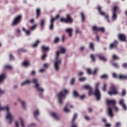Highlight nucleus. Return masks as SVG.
<instances>
[{"instance_id": "nucleus-21", "label": "nucleus", "mask_w": 127, "mask_h": 127, "mask_svg": "<svg viewBox=\"0 0 127 127\" xmlns=\"http://www.w3.org/2000/svg\"><path fill=\"white\" fill-rule=\"evenodd\" d=\"M6 76L4 74H2L0 75V84L4 81V79H5Z\"/></svg>"}, {"instance_id": "nucleus-29", "label": "nucleus", "mask_w": 127, "mask_h": 127, "mask_svg": "<svg viewBox=\"0 0 127 127\" xmlns=\"http://www.w3.org/2000/svg\"><path fill=\"white\" fill-rule=\"evenodd\" d=\"M83 87L85 90H89L92 88V87H91V86L89 85H85L83 86Z\"/></svg>"}, {"instance_id": "nucleus-31", "label": "nucleus", "mask_w": 127, "mask_h": 127, "mask_svg": "<svg viewBox=\"0 0 127 127\" xmlns=\"http://www.w3.org/2000/svg\"><path fill=\"white\" fill-rule=\"evenodd\" d=\"M39 43H40V41H39V40L37 41L35 43L33 44L32 47H37Z\"/></svg>"}, {"instance_id": "nucleus-57", "label": "nucleus", "mask_w": 127, "mask_h": 127, "mask_svg": "<svg viewBox=\"0 0 127 127\" xmlns=\"http://www.w3.org/2000/svg\"><path fill=\"white\" fill-rule=\"evenodd\" d=\"M21 105L24 109H25V102L24 101L21 102Z\"/></svg>"}, {"instance_id": "nucleus-37", "label": "nucleus", "mask_w": 127, "mask_h": 127, "mask_svg": "<svg viewBox=\"0 0 127 127\" xmlns=\"http://www.w3.org/2000/svg\"><path fill=\"white\" fill-rule=\"evenodd\" d=\"M45 24V20H44V19H42V20H41L40 25L41 27H44Z\"/></svg>"}, {"instance_id": "nucleus-44", "label": "nucleus", "mask_w": 127, "mask_h": 127, "mask_svg": "<svg viewBox=\"0 0 127 127\" xmlns=\"http://www.w3.org/2000/svg\"><path fill=\"white\" fill-rule=\"evenodd\" d=\"M86 72L88 74L90 75V74H92L93 71H92V70H91L90 68H87L86 69Z\"/></svg>"}, {"instance_id": "nucleus-47", "label": "nucleus", "mask_w": 127, "mask_h": 127, "mask_svg": "<svg viewBox=\"0 0 127 127\" xmlns=\"http://www.w3.org/2000/svg\"><path fill=\"white\" fill-rule=\"evenodd\" d=\"M23 66H25V67H26V66H28V65H29V63L28 62H24L23 63Z\"/></svg>"}, {"instance_id": "nucleus-60", "label": "nucleus", "mask_w": 127, "mask_h": 127, "mask_svg": "<svg viewBox=\"0 0 127 127\" xmlns=\"http://www.w3.org/2000/svg\"><path fill=\"white\" fill-rule=\"evenodd\" d=\"M112 76L113 78H118V75L116 73H113Z\"/></svg>"}, {"instance_id": "nucleus-25", "label": "nucleus", "mask_w": 127, "mask_h": 127, "mask_svg": "<svg viewBox=\"0 0 127 127\" xmlns=\"http://www.w3.org/2000/svg\"><path fill=\"white\" fill-rule=\"evenodd\" d=\"M98 10L99 11V13H100V14H101V15H105V12H103V11H102V7L101 6H98Z\"/></svg>"}, {"instance_id": "nucleus-11", "label": "nucleus", "mask_w": 127, "mask_h": 127, "mask_svg": "<svg viewBox=\"0 0 127 127\" xmlns=\"http://www.w3.org/2000/svg\"><path fill=\"white\" fill-rule=\"evenodd\" d=\"M94 95L96 98L97 101H100L101 100V91L100 90H95L94 92Z\"/></svg>"}, {"instance_id": "nucleus-62", "label": "nucleus", "mask_w": 127, "mask_h": 127, "mask_svg": "<svg viewBox=\"0 0 127 127\" xmlns=\"http://www.w3.org/2000/svg\"><path fill=\"white\" fill-rule=\"evenodd\" d=\"M122 67H123V68H127V63L123 64V65H122Z\"/></svg>"}, {"instance_id": "nucleus-56", "label": "nucleus", "mask_w": 127, "mask_h": 127, "mask_svg": "<svg viewBox=\"0 0 127 127\" xmlns=\"http://www.w3.org/2000/svg\"><path fill=\"white\" fill-rule=\"evenodd\" d=\"M75 83V78H72L70 81V84L71 85H74V83Z\"/></svg>"}, {"instance_id": "nucleus-52", "label": "nucleus", "mask_w": 127, "mask_h": 127, "mask_svg": "<svg viewBox=\"0 0 127 127\" xmlns=\"http://www.w3.org/2000/svg\"><path fill=\"white\" fill-rule=\"evenodd\" d=\"M35 28H36V25H34L32 27H30V29H31V30H35Z\"/></svg>"}, {"instance_id": "nucleus-8", "label": "nucleus", "mask_w": 127, "mask_h": 127, "mask_svg": "<svg viewBox=\"0 0 127 127\" xmlns=\"http://www.w3.org/2000/svg\"><path fill=\"white\" fill-rule=\"evenodd\" d=\"M32 82L35 84V87L37 88L38 92H40L41 93H43V92H44V89H43V88H40V84L38 83V80L37 79L34 78Z\"/></svg>"}, {"instance_id": "nucleus-19", "label": "nucleus", "mask_w": 127, "mask_h": 127, "mask_svg": "<svg viewBox=\"0 0 127 127\" xmlns=\"http://www.w3.org/2000/svg\"><path fill=\"white\" fill-rule=\"evenodd\" d=\"M98 57L100 60H102V61H104V62H106V61H107L106 58L102 55H98Z\"/></svg>"}, {"instance_id": "nucleus-38", "label": "nucleus", "mask_w": 127, "mask_h": 127, "mask_svg": "<svg viewBox=\"0 0 127 127\" xmlns=\"http://www.w3.org/2000/svg\"><path fill=\"white\" fill-rule=\"evenodd\" d=\"M100 85H101V83H100V82H97L95 84V90H100L99 89V86H100Z\"/></svg>"}, {"instance_id": "nucleus-4", "label": "nucleus", "mask_w": 127, "mask_h": 127, "mask_svg": "<svg viewBox=\"0 0 127 127\" xmlns=\"http://www.w3.org/2000/svg\"><path fill=\"white\" fill-rule=\"evenodd\" d=\"M60 52H57L56 54V59L57 60L54 64V67L55 69L57 71H58L59 70V65L61 64V60H58V57H59V55H60Z\"/></svg>"}, {"instance_id": "nucleus-17", "label": "nucleus", "mask_w": 127, "mask_h": 127, "mask_svg": "<svg viewBox=\"0 0 127 127\" xmlns=\"http://www.w3.org/2000/svg\"><path fill=\"white\" fill-rule=\"evenodd\" d=\"M51 116L53 117V118H54L55 120H57V121H59L60 120V118H59V116H58V114L56 113H51Z\"/></svg>"}, {"instance_id": "nucleus-16", "label": "nucleus", "mask_w": 127, "mask_h": 127, "mask_svg": "<svg viewBox=\"0 0 127 127\" xmlns=\"http://www.w3.org/2000/svg\"><path fill=\"white\" fill-rule=\"evenodd\" d=\"M36 18H38L40 15L41 14V9L40 8H37L36 10Z\"/></svg>"}, {"instance_id": "nucleus-14", "label": "nucleus", "mask_w": 127, "mask_h": 127, "mask_svg": "<svg viewBox=\"0 0 127 127\" xmlns=\"http://www.w3.org/2000/svg\"><path fill=\"white\" fill-rule=\"evenodd\" d=\"M119 104L121 106H122L124 110H127V106H126V104H125V101L124 100V99H120L119 101Z\"/></svg>"}, {"instance_id": "nucleus-53", "label": "nucleus", "mask_w": 127, "mask_h": 127, "mask_svg": "<svg viewBox=\"0 0 127 127\" xmlns=\"http://www.w3.org/2000/svg\"><path fill=\"white\" fill-rule=\"evenodd\" d=\"M113 66H114V67H115L116 68H119V64L118 63H113L112 64Z\"/></svg>"}, {"instance_id": "nucleus-46", "label": "nucleus", "mask_w": 127, "mask_h": 127, "mask_svg": "<svg viewBox=\"0 0 127 127\" xmlns=\"http://www.w3.org/2000/svg\"><path fill=\"white\" fill-rule=\"evenodd\" d=\"M84 81H86V77H81L79 79V82H84Z\"/></svg>"}, {"instance_id": "nucleus-24", "label": "nucleus", "mask_w": 127, "mask_h": 127, "mask_svg": "<svg viewBox=\"0 0 127 127\" xmlns=\"http://www.w3.org/2000/svg\"><path fill=\"white\" fill-rule=\"evenodd\" d=\"M22 30L27 35H30V30H26V29L24 27H22Z\"/></svg>"}, {"instance_id": "nucleus-7", "label": "nucleus", "mask_w": 127, "mask_h": 127, "mask_svg": "<svg viewBox=\"0 0 127 127\" xmlns=\"http://www.w3.org/2000/svg\"><path fill=\"white\" fill-rule=\"evenodd\" d=\"M60 22H65V23H73V19L71 18V15H70V14H67L66 15V18H61Z\"/></svg>"}, {"instance_id": "nucleus-13", "label": "nucleus", "mask_w": 127, "mask_h": 127, "mask_svg": "<svg viewBox=\"0 0 127 127\" xmlns=\"http://www.w3.org/2000/svg\"><path fill=\"white\" fill-rule=\"evenodd\" d=\"M68 108L72 109V108H74V107L72 105H70L69 103H67L66 104L65 107L64 108V112H65V113H68V112H70V110L69 109H68Z\"/></svg>"}, {"instance_id": "nucleus-50", "label": "nucleus", "mask_w": 127, "mask_h": 127, "mask_svg": "<svg viewBox=\"0 0 127 127\" xmlns=\"http://www.w3.org/2000/svg\"><path fill=\"white\" fill-rule=\"evenodd\" d=\"M75 33H79V34H81V32L80 30H79V28H75Z\"/></svg>"}, {"instance_id": "nucleus-55", "label": "nucleus", "mask_w": 127, "mask_h": 127, "mask_svg": "<svg viewBox=\"0 0 127 127\" xmlns=\"http://www.w3.org/2000/svg\"><path fill=\"white\" fill-rule=\"evenodd\" d=\"M117 10H118V6H115L114 7L113 12L117 13Z\"/></svg>"}, {"instance_id": "nucleus-10", "label": "nucleus", "mask_w": 127, "mask_h": 127, "mask_svg": "<svg viewBox=\"0 0 127 127\" xmlns=\"http://www.w3.org/2000/svg\"><path fill=\"white\" fill-rule=\"evenodd\" d=\"M92 30L93 31H95V32H98V31H100L101 32H103V33H105V28L104 27H98L96 26H94L92 27Z\"/></svg>"}, {"instance_id": "nucleus-18", "label": "nucleus", "mask_w": 127, "mask_h": 127, "mask_svg": "<svg viewBox=\"0 0 127 127\" xmlns=\"http://www.w3.org/2000/svg\"><path fill=\"white\" fill-rule=\"evenodd\" d=\"M76 119H77V114H75L74 115L73 119L72 120V125L71 127H77V125L74 124V122H75V121L76 120Z\"/></svg>"}, {"instance_id": "nucleus-43", "label": "nucleus", "mask_w": 127, "mask_h": 127, "mask_svg": "<svg viewBox=\"0 0 127 127\" xmlns=\"http://www.w3.org/2000/svg\"><path fill=\"white\" fill-rule=\"evenodd\" d=\"M105 19H106L108 22L110 23V19H109V15L108 14L105 15Z\"/></svg>"}, {"instance_id": "nucleus-64", "label": "nucleus", "mask_w": 127, "mask_h": 127, "mask_svg": "<svg viewBox=\"0 0 127 127\" xmlns=\"http://www.w3.org/2000/svg\"><path fill=\"white\" fill-rule=\"evenodd\" d=\"M105 126L106 127H111V124H105Z\"/></svg>"}, {"instance_id": "nucleus-58", "label": "nucleus", "mask_w": 127, "mask_h": 127, "mask_svg": "<svg viewBox=\"0 0 127 127\" xmlns=\"http://www.w3.org/2000/svg\"><path fill=\"white\" fill-rule=\"evenodd\" d=\"M19 52H26V50L24 49H20L19 50Z\"/></svg>"}, {"instance_id": "nucleus-59", "label": "nucleus", "mask_w": 127, "mask_h": 127, "mask_svg": "<svg viewBox=\"0 0 127 127\" xmlns=\"http://www.w3.org/2000/svg\"><path fill=\"white\" fill-rule=\"evenodd\" d=\"M9 59L10 60H14V57H13V56H12V54L9 55Z\"/></svg>"}, {"instance_id": "nucleus-22", "label": "nucleus", "mask_w": 127, "mask_h": 127, "mask_svg": "<svg viewBox=\"0 0 127 127\" xmlns=\"http://www.w3.org/2000/svg\"><path fill=\"white\" fill-rule=\"evenodd\" d=\"M117 17H118V15L117 14V13L113 12V14H112L113 21H115V20H116Z\"/></svg>"}, {"instance_id": "nucleus-3", "label": "nucleus", "mask_w": 127, "mask_h": 127, "mask_svg": "<svg viewBox=\"0 0 127 127\" xmlns=\"http://www.w3.org/2000/svg\"><path fill=\"white\" fill-rule=\"evenodd\" d=\"M68 93H69L68 90L64 89L58 94L57 96L59 98V103L60 105H62L63 98H65V95H67Z\"/></svg>"}, {"instance_id": "nucleus-35", "label": "nucleus", "mask_w": 127, "mask_h": 127, "mask_svg": "<svg viewBox=\"0 0 127 127\" xmlns=\"http://www.w3.org/2000/svg\"><path fill=\"white\" fill-rule=\"evenodd\" d=\"M89 48H90V49L91 50H92L93 51H94V50H95V48L94 47V43H91L89 45Z\"/></svg>"}, {"instance_id": "nucleus-20", "label": "nucleus", "mask_w": 127, "mask_h": 127, "mask_svg": "<svg viewBox=\"0 0 127 127\" xmlns=\"http://www.w3.org/2000/svg\"><path fill=\"white\" fill-rule=\"evenodd\" d=\"M66 32H67V33L69 34L68 36H69V37H71L72 35V32L73 31V29L71 28H68L66 29Z\"/></svg>"}, {"instance_id": "nucleus-9", "label": "nucleus", "mask_w": 127, "mask_h": 127, "mask_svg": "<svg viewBox=\"0 0 127 127\" xmlns=\"http://www.w3.org/2000/svg\"><path fill=\"white\" fill-rule=\"evenodd\" d=\"M59 18V14L56 15L54 18H52L50 20V24L49 26L50 30H53L54 29V22H55V20L56 19H58Z\"/></svg>"}, {"instance_id": "nucleus-48", "label": "nucleus", "mask_w": 127, "mask_h": 127, "mask_svg": "<svg viewBox=\"0 0 127 127\" xmlns=\"http://www.w3.org/2000/svg\"><path fill=\"white\" fill-rule=\"evenodd\" d=\"M20 121L21 122L22 127H24V122H23V119L22 118H20Z\"/></svg>"}, {"instance_id": "nucleus-6", "label": "nucleus", "mask_w": 127, "mask_h": 127, "mask_svg": "<svg viewBox=\"0 0 127 127\" xmlns=\"http://www.w3.org/2000/svg\"><path fill=\"white\" fill-rule=\"evenodd\" d=\"M21 19H22V16H21V15H19L17 16L12 20V25H13V26H15L16 25H18V24H19V23H20V22L21 21Z\"/></svg>"}, {"instance_id": "nucleus-33", "label": "nucleus", "mask_w": 127, "mask_h": 127, "mask_svg": "<svg viewBox=\"0 0 127 127\" xmlns=\"http://www.w3.org/2000/svg\"><path fill=\"white\" fill-rule=\"evenodd\" d=\"M102 90L103 91V92H106V91H107V84L104 83Z\"/></svg>"}, {"instance_id": "nucleus-34", "label": "nucleus", "mask_w": 127, "mask_h": 127, "mask_svg": "<svg viewBox=\"0 0 127 127\" xmlns=\"http://www.w3.org/2000/svg\"><path fill=\"white\" fill-rule=\"evenodd\" d=\"M73 95L74 97H80V95H79V93H78V92H77V91H74L73 92Z\"/></svg>"}, {"instance_id": "nucleus-63", "label": "nucleus", "mask_w": 127, "mask_h": 127, "mask_svg": "<svg viewBox=\"0 0 127 127\" xmlns=\"http://www.w3.org/2000/svg\"><path fill=\"white\" fill-rule=\"evenodd\" d=\"M88 111L89 113H92V112H93V109H92V108H89Z\"/></svg>"}, {"instance_id": "nucleus-28", "label": "nucleus", "mask_w": 127, "mask_h": 127, "mask_svg": "<svg viewBox=\"0 0 127 127\" xmlns=\"http://www.w3.org/2000/svg\"><path fill=\"white\" fill-rule=\"evenodd\" d=\"M30 83H32V81L26 80L25 81L22 83L21 85V86H24V85H28L29 84H30Z\"/></svg>"}, {"instance_id": "nucleus-41", "label": "nucleus", "mask_w": 127, "mask_h": 127, "mask_svg": "<svg viewBox=\"0 0 127 127\" xmlns=\"http://www.w3.org/2000/svg\"><path fill=\"white\" fill-rule=\"evenodd\" d=\"M93 94V89L91 88L90 89L88 90V96H92Z\"/></svg>"}, {"instance_id": "nucleus-49", "label": "nucleus", "mask_w": 127, "mask_h": 127, "mask_svg": "<svg viewBox=\"0 0 127 127\" xmlns=\"http://www.w3.org/2000/svg\"><path fill=\"white\" fill-rule=\"evenodd\" d=\"M47 57V54H44L42 55L41 59L42 60H45V58Z\"/></svg>"}, {"instance_id": "nucleus-12", "label": "nucleus", "mask_w": 127, "mask_h": 127, "mask_svg": "<svg viewBox=\"0 0 127 127\" xmlns=\"http://www.w3.org/2000/svg\"><path fill=\"white\" fill-rule=\"evenodd\" d=\"M118 38L121 41H123L124 42L127 41V37L124 34H119L118 35Z\"/></svg>"}, {"instance_id": "nucleus-5", "label": "nucleus", "mask_w": 127, "mask_h": 127, "mask_svg": "<svg viewBox=\"0 0 127 127\" xmlns=\"http://www.w3.org/2000/svg\"><path fill=\"white\" fill-rule=\"evenodd\" d=\"M108 94L109 96H113L114 95L116 96V95H119V92L117 90L116 86L112 85L111 86L110 91L108 92Z\"/></svg>"}, {"instance_id": "nucleus-45", "label": "nucleus", "mask_w": 127, "mask_h": 127, "mask_svg": "<svg viewBox=\"0 0 127 127\" xmlns=\"http://www.w3.org/2000/svg\"><path fill=\"white\" fill-rule=\"evenodd\" d=\"M112 58L113 60H119V57H118V56H117L116 55H113Z\"/></svg>"}, {"instance_id": "nucleus-51", "label": "nucleus", "mask_w": 127, "mask_h": 127, "mask_svg": "<svg viewBox=\"0 0 127 127\" xmlns=\"http://www.w3.org/2000/svg\"><path fill=\"white\" fill-rule=\"evenodd\" d=\"M126 94H127V92L126 91V90H123L122 91V97H125V96H126Z\"/></svg>"}, {"instance_id": "nucleus-15", "label": "nucleus", "mask_w": 127, "mask_h": 127, "mask_svg": "<svg viewBox=\"0 0 127 127\" xmlns=\"http://www.w3.org/2000/svg\"><path fill=\"white\" fill-rule=\"evenodd\" d=\"M118 41H114V43L111 44V45H110V49H113V48H117V47L118 46Z\"/></svg>"}, {"instance_id": "nucleus-36", "label": "nucleus", "mask_w": 127, "mask_h": 127, "mask_svg": "<svg viewBox=\"0 0 127 127\" xmlns=\"http://www.w3.org/2000/svg\"><path fill=\"white\" fill-rule=\"evenodd\" d=\"M81 20L83 22L85 21V15H84V13L81 12Z\"/></svg>"}, {"instance_id": "nucleus-27", "label": "nucleus", "mask_w": 127, "mask_h": 127, "mask_svg": "<svg viewBox=\"0 0 127 127\" xmlns=\"http://www.w3.org/2000/svg\"><path fill=\"white\" fill-rule=\"evenodd\" d=\"M34 116L35 119H37V117L39 116V110H37L34 112Z\"/></svg>"}, {"instance_id": "nucleus-26", "label": "nucleus", "mask_w": 127, "mask_h": 127, "mask_svg": "<svg viewBox=\"0 0 127 127\" xmlns=\"http://www.w3.org/2000/svg\"><path fill=\"white\" fill-rule=\"evenodd\" d=\"M127 75H124V74H120L119 75V78L120 80H126L127 79Z\"/></svg>"}, {"instance_id": "nucleus-30", "label": "nucleus", "mask_w": 127, "mask_h": 127, "mask_svg": "<svg viewBox=\"0 0 127 127\" xmlns=\"http://www.w3.org/2000/svg\"><path fill=\"white\" fill-rule=\"evenodd\" d=\"M4 69H9V70H11V69H12V66H11L9 64H6L4 66Z\"/></svg>"}, {"instance_id": "nucleus-32", "label": "nucleus", "mask_w": 127, "mask_h": 127, "mask_svg": "<svg viewBox=\"0 0 127 127\" xmlns=\"http://www.w3.org/2000/svg\"><path fill=\"white\" fill-rule=\"evenodd\" d=\"M90 59L93 62H95V61H96V58L95 57V55L94 54H91L90 55Z\"/></svg>"}, {"instance_id": "nucleus-23", "label": "nucleus", "mask_w": 127, "mask_h": 127, "mask_svg": "<svg viewBox=\"0 0 127 127\" xmlns=\"http://www.w3.org/2000/svg\"><path fill=\"white\" fill-rule=\"evenodd\" d=\"M42 50L43 52H46V51H49V47H46L45 46H42Z\"/></svg>"}, {"instance_id": "nucleus-40", "label": "nucleus", "mask_w": 127, "mask_h": 127, "mask_svg": "<svg viewBox=\"0 0 127 127\" xmlns=\"http://www.w3.org/2000/svg\"><path fill=\"white\" fill-rule=\"evenodd\" d=\"M100 79H108L107 74H103L101 76Z\"/></svg>"}, {"instance_id": "nucleus-1", "label": "nucleus", "mask_w": 127, "mask_h": 127, "mask_svg": "<svg viewBox=\"0 0 127 127\" xmlns=\"http://www.w3.org/2000/svg\"><path fill=\"white\" fill-rule=\"evenodd\" d=\"M106 103L107 105L108 106V115L112 118L114 116V114H113V110H112L110 106L113 105V107H115L116 106V101L107 99L106 100Z\"/></svg>"}, {"instance_id": "nucleus-54", "label": "nucleus", "mask_w": 127, "mask_h": 127, "mask_svg": "<svg viewBox=\"0 0 127 127\" xmlns=\"http://www.w3.org/2000/svg\"><path fill=\"white\" fill-rule=\"evenodd\" d=\"M60 52L61 53H65V52H66V50H65V49L62 48L61 49Z\"/></svg>"}, {"instance_id": "nucleus-61", "label": "nucleus", "mask_w": 127, "mask_h": 127, "mask_svg": "<svg viewBox=\"0 0 127 127\" xmlns=\"http://www.w3.org/2000/svg\"><path fill=\"white\" fill-rule=\"evenodd\" d=\"M44 67H45V68H48V67L49 66V64H43Z\"/></svg>"}, {"instance_id": "nucleus-42", "label": "nucleus", "mask_w": 127, "mask_h": 127, "mask_svg": "<svg viewBox=\"0 0 127 127\" xmlns=\"http://www.w3.org/2000/svg\"><path fill=\"white\" fill-rule=\"evenodd\" d=\"M59 41H60V39H59V38H58V37L55 38V40H54L55 43L57 44L59 42Z\"/></svg>"}, {"instance_id": "nucleus-2", "label": "nucleus", "mask_w": 127, "mask_h": 127, "mask_svg": "<svg viewBox=\"0 0 127 127\" xmlns=\"http://www.w3.org/2000/svg\"><path fill=\"white\" fill-rule=\"evenodd\" d=\"M0 111H6L7 114L6 116V119H9L10 121L9 123L11 124V122L13 120V118H12V116H11V115H10V113H9V108L8 107V105H6L4 107H1V106L0 104Z\"/></svg>"}, {"instance_id": "nucleus-39", "label": "nucleus", "mask_w": 127, "mask_h": 127, "mask_svg": "<svg viewBox=\"0 0 127 127\" xmlns=\"http://www.w3.org/2000/svg\"><path fill=\"white\" fill-rule=\"evenodd\" d=\"M98 71H99V69H98V68H95L94 71H92V74L96 75L97 74V73L98 72Z\"/></svg>"}]
</instances>
